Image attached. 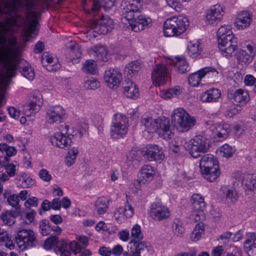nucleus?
Wrapping results in <instances>:
<instances>
[{
	"instance_id": "nucleus-1",
	"label": "nucleus",
	"mask_w": 256,
	"mask_h": 256,
	"mask_svg": "<svg viewBox=\"0 0 256 256\" xmlns=\"http://www.w3.org/2000/svg\"><path fill=\"white\" fill-rule=\"evenodd\" d=\"M142 128L149 133L158 130L160 134L164 139H170L174 136V128L170 122L168 118L162 116L158 120H153L150 118H144L141 121Z\"/></svg>"
},
{
	"instance_id": "nucleus-2",
	"label": "nucleus",
	"mask_w": 256,
	"mask_h": 256,
	"mask_svg": "<svg viewBox=\"0 0 256 256\" xmlns=\"http://www.w3.org/2000/svg\"><path fill=\"white\" fill-rule=\"evenodd\" d=\"M190 22L186 17L173 16L166 20L164 24V32L166 36H178L184 33Z\"/></svg>"
},
{
	"instance_id": "nucleus-3",
	"label": "nucleus",
	"mask_w": 256,
	"mask_h": 256,
	"mask_svg": "<svg viewBox=\"0 0 256 256\" xmlns=\"http://www.w3.org/2000/svg\"><path fill=\"white\" fill-rule=\"evenodd\" d=\"M196 122V119L182 108L174 110L172 116V123L182 132L189 130L195 125Z\"/></svg>"
},
{
	"instance_id": "nucleus-4",
	"label": "nucleus",
	"mask_w": 256,
	"mask_h": 256,
	"mask_svg": "<svg viewBox=\"0 0 256 256\" xmlns=\"http://www.w3.org/2000/svg\"><path fill=\"white\" fill-rule=\"evenodd\" d=\"M210 148V142L208 139L202 136H196L189 141L186 149L190 155L196 158L208 152Z\"/></svg>"
},
{
	"instance_id": "nucleus-5",
	"label": "nucleus",
	"mask_w": 256,
	"mask_h": 256,
	"mask_svg": "<svg viewBox=\"0 0 256 256\" xmlns=\"http://www.w3.org/2000/svg\"><path fill=\"white\" fill-rule=\"evenodd\" d=\"M128 119L126 115L116 113L114 116L110 126V135L113 139L123 138L128 132Z\"/></svg>"
},
{
	"instance_id": "nucleus-6",
	"label": "nucleus",
	"mask_w": 256,
	"mask_h": 256,
	"mask_svg": "<svg viewBox=\"0 0 256 256\" xmlns=\"http://www.w3.org/2000/svg\"><path fill=\"white\" fill-rule=\"evenodd\" d=\"M142 0H123L121 3L122 14L121 22L124 24H128V20L134 18L141 8Z\"/></svg>"
},
{
	"instance_id": "nucleus-7",
	"label": "nucleus",
	"mask_w": 256,
	"mask_h": 256,
	"mask_svg": "<svg viewBox=\"0 0 256 256\" xmlns=\"http://www.w3.org/2000/svg\"><path fill=\"white\" fill-rule=\"evenodd\" d=\"M16 241L20 248L22 250L34 246L37 241L34 232L31 230H22L18 232Z\"/></svg>"
},
{
	"instance_id": "nucleus-8",
	"label": "nucleus",
	"mask_w": 256,
	"mask_h": 256,
	"mask_svg": "<svg viewBox=\"0 0 256 256\" xmlns=\"http://www.w3.org/2000/svg\"><path fill=\"white\" fill-rule=\"evenodd\" d=\"M90 24L92 28L100 34H106L114 27L113 20L108 16H102L98 20H92Z\"/></svg>"
},
{
	"instance_id": "nucleus-9",
	"label": "nucleus",
	"mask_w": 256,
	"mask_h": 256,
	"mask_svg": "<svg viewBox=\"0 0 256 256\" xmlns=\"http://www.w3.org/2000/svg\"><path fill=\"white\" fill-rule=\"evenodd\" d=\"M115 0H84L83 2V8L88 13H94V14L97 12L102 6L106 10H110L114 4Z\"/></svg>"
},
{
	"instance_id": "nucleus-10",
	"label": "nucleus",
	"mask_w": 256,
	"mask_h": 256,
	"mask_svg": "<svg viewBox=\"0 0 256 256\" xmlns=\"http://www.w3.org/2000/svg\"><path fill=\"white\" fill-rule=\"evenodd\" d=\"M128 24H124L126 28L138 32L144 30L151 26L152 19L145 14H136L134 18L128 20Z\"/></svg>"
},
{
	"instance_id": "nucleus-11",
	"label": "nucleus",
	"mask_w": 256,
	"mask_h": 256,
	"mask_svg": "<svg viewBox=\"0 0 256 256\" xmlns=\"http://www.w3.org/2000/svg\"><path fill=\"white\" fill-rule=\"evenodd\" d=\"M191 209L194 219L198 222L204 218V210L206 207L204 198L199 194H194L191 199Z\"/></svg>"
},
{
	"instance_id": "nucleus-12",
	"label": "nucleus",
	"mask_w": 256,
	"mask_h": 256,
	"mask_svg": "<svg viewBox=\"0 0 256 256\" xmlns=\"http://www.w3.org/2000/svg\"><path fill=\"white\" fill-rule=\"evenodd\" d=\"M218 72L212 67H206L194 72L188 76V84L192 86H196L199 85L202 78L206 76H216Z\"/></svg>"
},
{
	"instance_id": "nucleus-13",
	"label": "nucleus",
	"mask_w": 256,
	"mask_h": 256,
	"mask_svg": "<svg viewBox=\"0 0 256 256\" xmlns=\"http://www.w3.org/2000/svg\"><path fill=\"white\" fill-rule=\"evenodd\" d=\"M152 79L156 86L164 84L168 80V71L163 64H156L152 72Z\"/></svg>"
},
{
	"instance_id": "nucleus-14",
	"label": "nucleus",
	"mask_w": 256,
	"mask_h": 256,
	"mask_svg": "<svg viewBox=\"0 0 256 256\" xmlns=\"http://www.w3.org/2000/svg\"><path fill=\"white\" fill-rule=\"evenodd\" d=\"M46 118L50 124L62 122L66 118V111L60 105L50 106L47 110Z\"/></svg>"
},
{
	"instance_id": "nucleus-15",
	"label": "nucleus",
	"mask_w": 256,
	"mask_h": 256,
	"mask_svg": "<svg viewBox=\"0 0 256 256\" xmlns=\"http://www.w3.org/2000/svg\"><path fill=\"white\" fill-rule=\"evenodd\" d=\"M150 215L154 220L160 221L168 218L170 212L166 206L158 200L151 204Z\"/></svg>"
},
{
	"instance_id": "nucleus-16",
	"label": "nucleus",
	"mask_w": 256,
	"mask_h": 256,
	"mask_svg": "<svg viewBox=\"0 0 256 256\" xmlns=\"http://www.w3.org/2000/svg\"><path fill=\"white\" fill-rule=\"evenodd\" d=\"M144 156L148 161H161L164 158L162 148L157 144H150L143 149Z\"/></svg>"
},
{
	"instance_id": "nucleus-17",
	"label": "nucleus",
	"mask_w": 256,
	"mask_h": 256,
	"mask_svg": "<svg viewBox=\"0 0 256 256\" xmlns=\"http://www.w3.org/2000/svg\"><path fill=\"white\" fill-rule=\"evenodd\" d=\"M245 50H241L236 52L238 61L242 65H248L253 60L256 53V48L254 44H248Z\"/></svg>"
},
{
	"instance_id": "nucleus-18",
	"label": "nucleus",
	"mask_w": 256,
	"mask_h": 256,
	"mask_svg": "<svg viewBox=\"0 0 256 256\" xmlns=\"http://www.w3.org/2000/svg\"><path fill=\"white\" fill-rule=\"evenodd\" d=\"M66 58L68 62L76 64L80 61L82 56L80 46L74 42L70 41L66 44Z\"/></svg>"
},
{
	"instance_id": "nucleus-19",
	"label": "nucleus",
	"mask_w": 256,
	"mask_h": 256,
	"mask_svg": "<svg viewBox=\"0 0 256 256\" xmlns=\"http://www.w3.org/2000/svg\"><path fill=\"white\" fill-rule=\"evenodd\" d=\"M104 78L108 86L113 88L118 86L122 80V76L118 70L109 68L105 70Z\"/></svg>"
},
{
	"instance_id": "nucleus-20",
	"label": "nucleus",
	"mask_w": 256,
	"mask_h": 256,
	"mask_svg": "<svg viewBox=\"0 0 256 256\" xmlns=\"http://www.w3.org/2000/svg\"><path fill=\"white\" fill-rule=\"evenodd\" d=\"M222 8L219 4H215L210 7L207 11L206 20L208 24L216 25L222 18L224 15Z\"/></svg>"
},
{
	"instance_id": "nucleus-21",
	"label": "nucleus",
	"mask_w": 256,
	"mask_h": 256,
	"mask_svg": "<svg viewBox=\"0 0 256 256\" xmlns=\"http://www.w3.org/2000/svg\"><path fill=\"white\" fill-rule=\"evenodd\" d=\"M218 44L222 52L228 56L234 52L238 46L237 38L234 36L218 40Z\"/></svg>"
},
{
	"instance_id": "nucleus-22",
	"label": "nucleus",
	"mask_w": 256,
	"mask_h": 256,
	"mask_svg": "<svg viewBox=\"0 0 256 256\" xmlns=\"http://www.w3.org/2000/svg\"><path fill=\"white\" fill-rule=\"evenodd\" d=\"M50 140L52 145L62 148H69L72 140L69 134L66 136L62 132H58L52 136Z\"/></svg>"
},
{
	"instance_id": "nucleus-23",
	"label": "nucleus",
	"mask_w": 256,
	"mask_h": 256,
	"mask_svg": "<svg viewBox=\"0 0 256 256\" xmlns=\"http://www.w3.org/2000/svg\"><path fill=\"white\" fill-rule=\"evenodd\" d=\"M252 14L248 11L240 12L235 19L234 25L239 30L248 27L252 22Z\"/></svg>"
},
{
	"instance_id": "nucleus-24",
	"label": "nucleus",
	"mask_w": 256,
	"mask_h": 256,
	"mask_svg": "<svg viewBox=\"0 0 256 256\" xmlns=\"http://www.w3.org/2000/svg\"><path fill=\"white\" fill-rule=\"evenodd\" d=\"M220 110L227 118H232L241 111V107L237 106L230 100L222 103Z\"/></svg>"
},
{
	"instance_id": "nucleus-25",
	"label": "nucleus",
	"mask_w": 256,
	"mask_h": 256,
	"mask_svg": "<svg viewBox=\"0 0 256 256\" xmlns=\"http://www.w3.org/2000/svg\"><path fill=\"white\" fill-rule=\"evenodd\" d=\"M122 85L124 89V93L126 97L134 99L138 98V89L136 84L129 79V78L123 82Z\"/></svg>"
},
{
	"instance_id": "nucleus-26",
	"label": "nucleus",
	"mask_w": 256,
	"mask_h": 256,
	"mask_svg": "<svg viewBox=\"0 0 256 256\" xmlns=\"http://www.w3.org/2000/svg\"><path fill=\"white\" fill-rule=\"evenodd\" d=\"M229 98L233 102L242 104H246L250 100L248 92L242 89L236 90L233 93L230 94Z\"/></svg>"
},
{
	"instance_id": "nucleus-27",
	"label": "nucleus",
	"mask_w": 256,
	"mask_h": 256,
	"mask_svg": "<svg viewBox=\"0 0 256 256\" xmlns=\"http://www.w3.org/2000/svg\"><path fill=\"white\" fill-rule=\"evenodd\" d=\"M200 170L215 168L219 166L216 158L213 155L207 154L204 155L200 159L199 163Z\"/></svg>"
},
{
	"instance_id": "nucleus-28",
	"label": "nucleus",
	"mask_w": 256,
	"mask_h": 256,
	"mask_svg": "<svg viewBox=\"0 0 256 256\" xmlns=\"http://www.w3.org/2000/svg\"><path fill=\"white\" fill-rule=\"evenodd\" d=\"M221 96L220 91L217 88H210L200 96V100L204 102H215Z\"/></svg>"
},
{
	"instance_id": "nucleus-29",
	"label": "nucleus",
	"mask_w": 256,
	"mask_h": 256,
	"mask_svg": "<svg viewBox=\"0 0 256 256\" xmlns=\"http://www.w3.org/2000/svg\"><path fill=\"white\" fill-rule=\"evenodd\" d=\"M22 215L21 210L16 209L6 212L0 215V218L3 222L8 226H10L15 222V218Z\"/></svg>"
},
{
	"instance_id": "nucleus-30",
	"label": "nucleus",
	"mask_w": 256,
	"mask_h": 256,
	"mask_svg": "<svg viewBox=\"0 0 256 256\" xmlns=\"http://www.w3.org/2000/svg\"><path fill=\"white\" fill-rule=\"evenodd\" d=\"M174 66L180 74H184L190 70V68L184 56L175 57L172 60Z\"/></svg>"
},
{
	"instance_id": "nucleus-31",
	"label": "nucleus",
	"mask_w": 256,
	"mask_h": 256,
	"mask_svg": "<svg viewBox=\"0 0 256 256\" xmlns=\"http://www.w3.org/2000/svg\"><path fill=\"white\" fill-rule=\"evenodd\" d=\"M202 176L207 180L212 182L214 181L220 174L219 166L215 168L200 170Z\"/></svg>"
},
{
	"instance_id": "nucleus-32",
	"label": "nucleus",
	"mask_w": 256,
	"mask_h": 256,
	"mask_svg": "<svg viewBox=\"0 0 256 256\" xmlns=\"http://www.w3.org/2000/svg\"><path fill=\"white\" fill-rule=\"evenodd\" d=\"M202 176L207 180L212 182L214 181L220 174L219 166L215 168L200 170Z\"/></svg>"
},
{
	"instance_id": "nucleus-33",
	"label": "nucleus",
	"mask_w": 256,
	"mask_h": 256,
	"mask_svg": "<svg viewBox=\"0 0 256 256\" xmlns=\"http://www.w3.org/2000/svg\"><path fill=\"white\" fill-rule=\"evenodd\" d=\"M94 56L97 61L108 62L109 59V55L107 50L102 45L94 46L93 48Z\"/></svg>"
},
{
	"instance_id": "nucleus-34",
	"label": "nucleus",
	"mask_w": 256,
	"mask_h": 256,
	"mask_svg": "<svg viewBox=\"0 0 256 256\" xmlns=\"http://www.w3.org/2000/svg\"><path fill=\"white\" fill-rule=\"evenodd\" d=\"M142 64L138 60H134L130 62L125 68L124 74L130 78L136 74L142 68Z\"/></svg>"
},
{
	"instance_id": "nucleus-35",
	"label": "nucleus",
	"mask_w": 256,
	"mask_h": 256,
	"mask_svg": "<svg viewBox=\"0 0 256 256\" xmlns=\"http://www.w3.org/2000/svg\"><path fill=\"white\" fill-rule=\"evenodd\" d=\"M154 174V168L150 165H144L141 169L140 178H142V179L140 181L142 183H144L146 182H149L153 179Z\"/></svg>"
},
{
	"instance_id": "nucleus-36",
	"label": "nucleus",
	"mask_w": 256,
	"mask_h": 256,
	"mask_svg": "<svg viewBox=\"0 0 256 256\" xmlns=\"http://www.w3.org/2000/svg\"><path fill=\"white\" fill-rule=\"evenodd\" d=\"M108 200L105 197L98 198L94 203L95 209L99 215L106 212L108 208Z\"/></svg>"
},
{
	"instance_id": "nucleus-37",
	"label": "nucleus",
	"mask_w": 256,
	"mask_h": 256,
	"mask_svg": "<svg viewBox=\"0 0 256 256\" xmlns=\"http://www.w3.org/2000/svg\"><path fill=\"white\" fill-rule=\"evenodd\" d=\"M212 130L215 136L222 138H226L230 132L229 125L226 124H218L214 126Z\"/></svg>"
},
{
	"instance_id": "nucleus-38",
	"label": "nucleus",
	"mask_w": 256,
	"mask_h": 256,
	"mask_svg": "<svg viewBox=\"0 0 256 256\" xmlns=\"http://www.w3.org/2000/svg\"><path fill=\"white\" fill-rule=\"evenodd\" d=\"M218 40H224L226 38L230 37L232 38L234 35L230 29V26L228 25H224L221 26L218 30L216 33Z\"/></svg>"
},
{
	"instance_id": "nucleus-39",
	"label": "nucleus",
	"mask_w": 256,
	"mask_h": 256,
	"mask_svg": "<svg viewBox=\"0 0 256 256\" xmlns=\"http://www.w3.org/2000/svg\"><path fill=\"white\" fill-rule=\"evenodd\" d=\"M78 153V148L74 147H73L68 152L65 158L66 164L68 166H70L75 162Z\"/></svg>"
},
{
	"instance_id": "nucleus-40",
	"label": "nucleus",
	"mask_w": 256,
	"mask_h": 256,
	"mask_svg": "<svg viewBox=\"0 0 256 256\" xmlns=\"http://www.w3.org/2000/svg\"><path fill=\"white\" fill-rule=\"evenodd\" d=\"M172 227L173 232L177 236H181L185 230L182 226V222L179 218H176L174 220Z\"/></svg>"
},
{
	"instance_id": "nucleus-41",
	"label": "nucleus",
	"mask_w": 256,
	"mask_h": 256,
	"mask_svg": "<svg viewBox=\"0 0 256 256\" xmlns=\"http://www.w3.org/2000/svg\"><path fill=\"white\" fill-rule=\"evenodd\" d=\"M183 139L181 138H177L172 140L170 144V149L176 154L180 152L183 149Z\"/></svg>"
},
{
	"instance_id": "nucleus-42",
	"label": "nucleus",
	"mask_w": 256,
	"mask_h": 256,
	"mask_svg": "<svg viewBox=\"0 0 256 256\" xmlns=\"http://www.w3.org/2000/svg\"><path fill=\"white\" fill-rule=\"evenodd\" d=\"M38 25V20L34 19L24 27V36L26 37V38L28 39L32 36V34L36 30Z\"/></svg>"
},
{
	"instance_id": "nucleus-43",
	"label": "nucleus",
	"mask_w": 256,
	"mask_h": 256,
	"mask_svg": "<svg viewBox=\"0 0 256 256\" xmlns=\"http://www.w3.org/2000/svg\"><path fill=\"white\" fill-rule=\"evenodd\" d=\"M204 234V226L203 223L196 224L194 230L190 234L191 239L194 241L198 240Z\"/></svg>"
},
{
	"instance_id": "nucleus-44",
	"label": "nucleus",
	"mask_w": 256,
	"mask_h": 256,
	"mask_svg": "<svg viewBox=\"0 0 256 256\" xmlns=\"http://www.w3.org/2000/svg\"><path fill=\"white\" fill-rule=\"evenodd\" d=\"M83 71L86 74H94L96 70V64L95 61L88 60L84 64Z\"/></svg>"
},
{
	"instance_id": "nucleus-45",
	"label": "nucleus",
	"mask_w": 256,
	"mask_h": 256,
	"mask_svg": "<svg viewBox=\"0 0 256 256\" xmlns=\"http://www.w3.org/2000/svg\"><path fill=\"white\" fill-rule=\"evenodd\" d=\"M182 89L179 86H175L170 88L162 94V97L164 98H170L174 96H176L180 94Z\"/></svg>"
},
{
	"instance_id": "nucleus-46",
	"label": "nucleus",
	"mask_w": 256,
	"mask_h": 256,
	"mask_svg": "<svg viewBox=\"0 0 256 256\" xmlns=\"http://www.w3.org/2000/svg\"><path fill=\"white\" fill-rule=\"evenodd\" d=\"M58 251L60 252V256H70L71 251L68 249V245L66 242L60 240L58 242Z\"/></svg>"
},
{
	"instance_id": "nucleus-47",
	"label": "nucleus",
	"mask_w": 256,
	"mask_h": 256,
	"mask_svg": "<svg viewBox=\"0 0 256 256\" xmlns=\"http://www.w3.org/2000/svg\"><path fill=\"white\" fill-rule=\"evenodd\" d=\"M188 53L189 55L192 58L197 57L200 53V50L199 48V44L196 42L195 44L190 43L188 46Z\"/></svg>"
},
{
	"instance_id": "nucleus-48",
	"label": "nucleus",
	"mask_w": 256,
	"mask_h": 256,
	"mask_svg": "<svg viewBox=\"0 0 256 256\" xmlns=\"http://www.w3.org/2000/svg\"><path fill=\"white\" fill-rule=\"evenodd\" d=\"M100 86L99 82L94 78H90L85 80L84 87L88 90H96Z\"/></svg>"
},
{
	"instance_id": "nucleus-49",
	"label": "nucleus",
	"mask_w": 256,
	"mask_h": 256,
	"mask_svg": "<svg viewBox=\"0 0 256 256\" xmlns=\"http://www.w3.org/2000/svg\"><path fill=\"white\" fill-rule=\"evenodd\" d=\"M131 236L138 241L143 238V234L141 231L140 226L138 224H136L132 227L131 230ZM135 240H134V241Z\"/></svg>"
},
{
	"instance_id": "nucleus-50",
	"label": "nucleus",
	"mask_w": 256,
	"mask_h": 256,
	"mask_svg": "<svg viewBox=\"0 0 256 256\" xmlns=\"http://www.w3.org/2000/svg\"><path fill=\"white\" fill-rule=\"evenodd\" d=\"M0 150L5 151L6 156L8 158L14 155L16 152V150L14 147L9 146L6 143L0 144Z\"/></svg>"
},
{
	"instance_id": "nucleus-51",
	"label": "nucleus",
	"mask_w": 256,
	"mask_h": 256,
	"mask_svg": "<svg viewBox=\"0 0 256 256\" xmlns=\"http://www.w3.org/2000/svg\"><path fill=\"white\" fill-rule=\"evenodd\" d=\"M6 198L8 204L14 208V210L18 208L20 210H21L20 206L19 204L20 200L18 196L12 194L8 196Z\"/></svg>"
},
{
	"instance_id": "nucleus-52",
	"label": "nucleus",
	"mask_w": 256,
	"mask_h": 256,
	"mask_svg": "<svg viewBox=\"0 0 256 256\" xmlns=\"http://www.w3.org/2000/svg\"><path fill=\"white\" fill-rule=\"evenodd\" d=\"M220 152L222 154V156L226 158L231 157L234 153L235 150L234 148L228 145V144H224L220 147Z\"/></svg>"
},
{
	"instance_id": "nucleus-53",
	"label": "nucleus",
	"mask_w": 256,
	"mask_h": 256,
	"mask_svg": "<svg viewBox=\"0 0 256 256\" xmlns=\"http://www.w3.org/2000/svg\"><path fill=\"white\" fill-rule=\"evenodd\" d=\"M246 189L250 190H256V174L249 176L246 182Z\"/></svg>"
},
{
	"instance_id": "nucleus-54",
	"label": "nucleus",
	"mask_w": 256,
	"mask_h": 256,
	"mask_svg": "<svg viewBox=\"0 0 256 256\" xmlns=\"http://www.w3.org/2000/svg\"><path fill=\"white\" fill-rule=\"evenodd\" d=\"M22 75L29 80H33L34 77V69L30 66L24 67L21 71Z\"/></svg>"
},
{
	"instance_id": "nucleus-55",
	"label": "nucleus",
	"mask_w": 256,
	"mask_h": 256,
	"mask_svg": "<svg viewBox=\"0 0 256 256\" xmlns=\"http://www.w3.org/2000/svg\"><path fill=\"white\" fill-rule=\"evenodd\" d=\"M238 195L234 189H228L226 194V198L232 202L235 203L238 198Z\"/></svg>"
},
{
	"instance_id": "nucleus-56",
	"label": "nucleus",
	"mask_w": 256,
	"mask_h": 256,
	"mask_svg": "<svg viewBox=\"0 0 256 256\" xmlns=\"http://www.w3.org/2000/svg\"><path fill=\"white\" fill-rule=\"evenodd\" d=\"M20 180H22V184L24 188H30L34 184L32 179L25 173L22 174Z\"/></svg>"
},
{
	"instance_id": "nucleus-57",
	"label": "nucleus",
	"mask_w": 256,
	"mask_h": 256,
	"mask_svg": "<svg viewBox=\"0 0 256 256\" xmlns=\"http://www.w3.org/2000/svg\"><path fill=\"white\" fill-rule=\"evenodd\" d=\"M58 240V238L56 236H52L49 238H48L44 244V248L46 250H50L52 246L56 244V247L58 248V242H60Z\"/></svg>"
},
{
	"instance_id": "nucleus-58",
	"label": "nucleus",
	"mask_w": 256,
	"mask_h": 256,
	"mask_svg": "<svg viewBox=\"0 0 256 256\" xmlns=\"http://www.w3.org/2000/svg\"><path fill=\"white\" fill-rule=\"evenodd\" d=\"M22 215H20L21 216H23L26 218L30 222V223H32L34 222V216L36 214V212L32 209H26V211L22 212Z\"/></svg>"
},
{
	"instance_id": "nucleus-59",
	"label": "nucleus",
	"mask_w": 256,
	"mask_h": 256,
	"mask_svg": "<svg viewBox=\"0 0 256 256\" xmlns=\"http://www.w3.org/2000/svg\"><path fill=\"white\" fill-rule=\"evenodd\" d=\"M42 104H39L38 102H36L33 100L30 101L28 105L26 106V110H32V112L30 114V115L33 112L34 113L38 112L40 109V106Z\"/></svg>"
},
{
	"instance_id": "nucleus-60",
	"label": "nucleus",
	"mask_w": 256,
	"mask_h": 256,
	"mask_svg": "<svg viewBox=\"0 0 256 256\" xmlns=\"http://www.w3.org/2000/svg\"><path fill=\"white\" fill-rule=\"evenodd\" d=\"M248 238L244 242V247L250 245V247L256 246V233H249Z\"/></svg>"
},
{
	"instance_id": "nucleus-61",
	"label": "nucleus",
	"mask_w": 256,
	"mask_h": 256,
	"mask_svg": "<svg viewBox=\"0 0 256 256\" xmlns=\"http://www.w3.org/2000/svg\"><path fill=\"white\" fill-rule=\"evenodd\" d=\"M38 205V200L36 197L28 198L25 202L26 209H30L31 206L36 207Z\"/></svg>"
},
{
	"instance_id": "nucleus-62",
	"label": "nucleus",
	"mask_w": 256,
	"mask_h": 256,
	"mask_svg": "<svg viewBox=\"0 0 256 256\" xmlns=\"http://www.w3.org/2000/svg\"><path fill=\"white\" fill-rule=\"evenodd\" d=\"M31 100L38 102L39 104H42V95L38 90H34L32 92L31 95Z\"/></svg>"
},
{
	"instance_id": "nucleus-63",
	"label": "nucleus",
	"mask_w": 256,
	"mask_h": 256,
	"mask_svg": "<svg viewBox=\"0 0 256 256\" xmlns=\"http://www.w3.org/2000/svg\"><path fill=\"white\" fill-rule=\"evenodd\" d=\"M16 165L14 164H8L5 166V169L8 174L6 175L8 176V178L10 177L13 176L15 175L16 170Z\"/></svg>"
},
{
	"instance_id": "nucleus-64",
	"label": "nucleus",
	"mask_w": 256,
	"mask_h": 256,
	"mask_svg": "<svg viewBox=\"0 0 256 256\" xmlns=\"http://www.w3.org/2000/svg\"><path fill=\"white\" fill-rule=\"evenodd\" d=\"M126 158L128 161L134 162L138 160V153L134 150H130L126 155Z\"/></svg>"
}]
</instances>
